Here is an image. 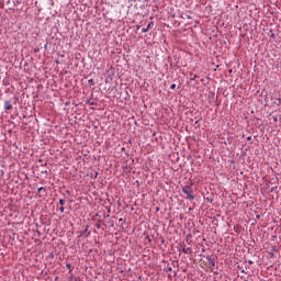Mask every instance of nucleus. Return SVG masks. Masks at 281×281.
Wrapping results in <instances>:
<instances>
[{"instance_id": "nucleus-1", "label": "nucleus", "mask_w": 281, "mask_h": 281, "mask_svg": "<svg viewBox=\"0 0 281 281\" xmlns=\"http://www.w3.org/2000/svg\"><path fill=\"white\" fill-rule=\"evenodd\" d=\"M182 192L187 195V201H194V190L192 189V186L182 187Z\"/></svg>"}, {"instance_id": "nucleus-2", "label": "nucleus", "mask_w": 281, "mask_h": 281, "mask_svg": "<svg viewBox=\"0 0 281 281\" xmlns=\"http://www.w3.org/2000/svg\"><path fill=\"white\" fill-rule=\"evenodd\" d=\"M91 236V231H89V225L86 226L85 231L79 232L78 238H89Z\"/></svg>"}, {"instance_id": "nucleus-3", "label": "nucleus", "mask_w": 281, "mask_h": 281, "mask_svg": "<svg viewBox=\"0 0 281 281\" xmlns=\"http://www.w3.org/2000/svg\"><path fill=\"white\" fill-rule=\"evenodd\" d=\"M37 196L40 199H44V196H47V188L41 187L37 189Z\"/></svg>"}, {"instance_id": "nucleus-4", "label": "nucleus", "mask_w": 281, "mask_h": 281, "mask_svg": "<svg viewBox=\"0 0 281 281\" xmlns=\"http://www.w3.org/2000/svg\"><path fill=\"white\" fill-rule=\"evenodd\" d=\"M4 111H12V100L4 101Z\"/></svg>"}, {"instance_id": "nucleus-5", "label": "nucleus", "mask_w": 281, "mask_h": 281, "mask_svg": "<svg viewBox=\"0 0 281 281\" xmlns=\"http://www.w3.org/2000/svg\"><path fill=\"white\" fill-rule=\"evenodd\" d=\"M150 27H155V22H149L148 23V25H147V27H143L142 29V32L144 33V34H146V32H148L149 30H150Z\"/></svg>"}, {"instance_id": "nucleus-6", "label": "nucleus", "mask_w": 281, "mask_h": 281, "mask_svg": "<svg viewBox=\"0 0 281 281\" xmlns=\"http://www.w3.org/2000/svg\"><path fill=\"white\" fill-rule=\"evenodd\" d=\"M207 262L211 265V267H216V259L214 257H206Z\"/></svg>"}, {"instance_id": "nucleus-7", "label": "nucleus", "mask_w": 281, "mask_h": 281, "mask_svg": "<svg viewBox=\"0 0 281 281\" xmlns=\"http://www.w3.org/2000/svg\"><path fill=\"white\" fill-rule=\"evenodd\" d=\"M181 19H192V15L190 14V11L181 13Z\"/></svg>"}, {"instance_id": "nucleus-8", "label": "nucleus", "mask_w": 281, "mask_h": 281, "mask_svg": "<svg viewBox=\"0 0 281 281\" xmlns=\"http://www.w3.org/2000/svg\"><path fill=\"white\" fill-rule=\"evenodd\" d=\"M182 254H189V255L192 254V247H188V248L183 247Z\"/></svg>"}, {"instance_id": "nucleus-9", "label": "nucleus", "mask_w": 281, "mask_h": 281, "mask_svg": "<svg viewBox=\"0 0 281 281\" xmlns=\"http://www.w3.org/2000/svg\"><path fill=\"white\" fill-rule=\"evenodd\" d=\"M190 238H192V234H188L187 237H186V243L188 245H192V239H190Z\"/></svg>"}, {"instance_id": "nucleus-10", "label": "nucleus", "mask_w": 281, "mask_h": 281, "mask_svg": "<svg viewBox=\"0 0 281 281\" xmlns=\"http://www.w3.org/2000/svg\"><path fill=\"white\" fill-rule=\"evenodd\" d=\"M102 225H105L103 221H98L95 224L97 229H100V227H102Z\"/></svg>"}, {"instance_id": "nucleus-11", "label": "nucleus", "mask_w": 281, "mask_h": 281, "mask_svg": "<svg viewBox=\"0 0 281 281\" xmlns=\"http://www.w3.org/2000/svg\"><path fill=\"white\" fill-rule=\"evenodd\" d=\"M88 85H89L90 87H93V86H95V81H94L93 79H89V80H88Z\"/></svg>"}, {"instance_id": "nucleus-12", "label": "nucleus", "mask_w": 281, "mask_h": 281, "mask_svg": "<svg viewBox=\"0 0 281 281\" xmlns=\"http://www.w3.org/2000/svg\"><path fill=\"white\" fill-rule=\"evenodd\" d=\"M67 269L69 270V273L74 271V268L71 267V263H66Z\"/></svg>"}, {"instance_id": "nucleus-13", "label": "nucleus", "mask_w": 281, "mask_h": 281, "mask_svg": "<svg viewBox=\"0 0 281 281\" xmlns=\"http://www.w3.org/2000/svg\"><path fill=\"white\" fill-rule=\"evenodd\" d=\"M23 0H13L14 5H21Z\"/></svg>"}, {"instance_id": "nucleus-14", "label": "nucleus", "mask_w": 281, "mask_h": 281, "mask_svg": "<svg viewBox=\"0 0 281 281\" xmlns=\"http://www.w3.org/2000/svg\"><path fill=\"white\" fill-rule=\"evenodd\" d=\"M205 201H207V203H214V199L212 198H205Z\"/></svg>"}, {"instance_id": "nucleus-15", "label": "nucleus", "mask_w": 281, "mask_h": 281, "mask_svg": "<svg viewBox=\"0 0 281 281\" xmlns=\"http://www.w3.org/2000/svg\"><path fill=\"white\" fill-rule=\"evenodd\" d=\"M170 89H171V90L177 89V85H176V83H172V85L170 86Z\"/></svg>"}, {"instance_id": "nucleus-16", "label": "nucleus", "mask_w": 281, "mask_h": 281, "mask_svg": "<svg viewBox=\"0 0 281 281\" xmlns=\"http://www.w3.org/2000/svg\"><path fill=\"white\" fill-rule=\"evenodd\" d=\"M59 212L63 214L65 212V206H60Z\"/></svg>"}, {"instance_id": "nucleus-17", "label": "nucleus", "mask_w": 281, "mask_h": 281, "mask_svg": "<svg viewBox=\"0 0 281 281\" xmlns=\"http://www.w3.org/2000/svg\"><path fill=\"white\" fill-rule=\"evenodd\" d=\"M166 271H167V272L172 271V267L168 266V267L166 268Z\"/></svg>"}, {"instance_id": "nucleus-18", "label": "nucleus", "mask_w": 281, "mask_h": 281, "mask_svg": "<svg viewBox=\"0 0 281 281\" xmlns=\"http://www.w3.org/2000/svg\"><path fill=\"white\" fill-rule=\"evenodd\" d=\"M59 205H61V206L65 205V200H63V199L59 200Z\"/></svg>"}, {"instance_id": "nucleus-19", "label": "nucleus", "mask_w": 281, "mask_h": 281, "mask_svg": "<svg viewBox=\"0 0 281 281\" xmlns=\"http://www.w3.org/2000/svg\"><path fill=\"white\" fill-rule=\"evenodd\" d=\"M146 239L148 240V243H153V239L150 238V236H147Z\"/></svg>"}, {"instance_id": "nucleus-20", "label": "nucleus", "mask_w": 281, "mask_h": 281, "mask_svg": "<svg viewBox=\"0 0 281 281\" xmlns=\"http://www.w3.org/2000/svg\"><path fill=\"white\" fill-rule=\"evenodd\" d=\"M119 223H126V221H124V218H120Z\"/></svg>"}, {"instance_id": "nucleus-21", "label": "nucleus", "mask_w": 281, "mask_h": 281, "mask_svg": "<svg viewBox=\"0 0 281 281\" xmlns=\"http://www.w3.org/2000/svg\"><path fill=\"white\" fill-rule=\"evenodd\" d=\"M196 78H198V76H194V77H192L190 80H191V81H194V80H196Z\"/></svg>"}, {"instance_id": "nucleus-22", "label": "nucleus", "mask_w": 281, "mask_h": 281, "mask_svg": "<svg viewBox=\"0 0 281 281\" xmlns=\"http://www.w3.org/2000/svg\"><path fill=\"white\" fill-rule=\"evenodd\" d=\"M270 38H276V34L272 33V34L270 35Z\"/></svg>"}, {"instance_id": "nucleus-23", "label": "nucleus", "mask_w": 281, "mask_h": 281, "mask_svg": "<svg viewBox=\"0 0 281 281\" xmlns=\"http://www.w3.org/2000/svg\"><path fill=\"white\" fill-rule=\"evenodd\" d=\"M247 142H251V136H247Z\"/></svg>"}, {"instance_id": "nucleus-24", "label": "nucleus", "mask_w": 281, "mask_h": 281, "mask_svg": "<svg viewBox=\"0 0 281 281\" xmlns=\"http://www.w3.org/2000/svg\"><path fill=\"white\" fill-rule=\"evenodd\" d=\"M94 179H98V171L94 172Z\"/></svg>"}, {"instance_id": "nucleus-25", "label": "nucleus", "mask_w": 281, "mask_h": 281, "mask_svg": "<svg viewBox=\"0 0 281 281\" xmlns=\"http://www.w3.org/2000/svg\"><path fill=\"white\" fill-rule=\"evenodd\" d=\"M248 265H254V261L252 260H248Z\"/></svg>"}, {"instance_id": "nucleus-26", "label": "nucleus", "mask_w": 281, "mask_h": 281, "mask_svg": "<svg viewBox=\"0 0 281 281\" xmlns=\"http://www.w3.org/2000/svg\"><path fill=\"white\" fill-rule=\"evenodd\" d=\"M38 162H40V164H43V158H40V159H38Z\"/></svg>"}, {"instance_id": "nucleus-27", "label": "nucleus", "mask_w": 281, "mask_h": 281, "mask_svg": "<svg viewBox=\"0 0 281 281\" xmlns=\"http://www.w3.org/2000/svg\"><path fill=\"white\" fill-rule=\"evenodd\" d=\"M202 254H205V248H202Z\"/></svg>"}, {"instance_id": "nucleus-28", "label": "nucleus", "mask_w": 281, "mask_h": 281, "mask_svg": "<svg viewBox=\"0 0 281 281\" xmlns=\"http://www.w3.org/2000/svg\"><path fill=\"white\" fill-rule=\"evenodd\" d=\"M278 102H279L278 104H281V99H278Z\"/></svg>"}, {"instance_id": "nucleus-29", "label": "nucleus", "mask_w": 281, "mask_h": 281, "mask_svg": "<svg viewBox=\"0 0 281 281\" xmlns=\"http://www.w3.org/2000/svg\"><path fill=\"white\" fill-rule=\"evenodd\" d=\"M214 274H215V276H218V271H215Z\"/></svg>"}, {"instance_id": "nucleus-30", "label": "nucleus", "mask_w": 281, "mask_h": 281, "mask_svg": "<svg viewBox=\"0 0 281 281\" xmlns=\"http://www.w3.org/2000/svg\"><path fill=\"white\" fill-rule=\"evenodd\" d=\"M121 150H126V148H125V147H122Z\"/></svg>"}, {"instance_id": "nucleus-31", "label": "nucleus", "mask_w": 281, "mask_h": 281, "mask_svg": "<svg viewBox=\"0 0 281 281\" xmlns=\"http://www.w3.org/2000/svg\"><path fill=\"white\" fill-rule=\"evenodd\" d=\"M241 273H247V271H245V270H241Z\"/></svg>"}, {"instance_id": "nucleus-32", "label": "nucleus", "mask_w": 281, "mask_h": 281, "mask_svg": "<svg viewBox=\"0 0 281 281\" xmlns=\"http://www.w3.org/2000/svg\"><path fill=\"white\" fill-rule=\"evenodd\" d=\"M42 172H44L45 175H47V170H45V171H42Z\"/></svg>"}, {"instance_id": "nucleus-33", "label": "nucleus", "mask_w": 281, "mask_h": 281, "mask_svg": "<svg viewBox=\"0 0 281 281\" xmlns=\"http://www.w3.org/2000/svg\"><path fill=\"white\" fill-rule=\"evenodd\" d=\"M156 212H159V207L156 209Z\"/></svg>"}, {"instance_id": "nucleus-34", "label": "nucleus", "mask_w": 281, "mask_h": 281, "mask_svg": "<svg viewBox=\"0 0 281 281\" xmlns=\"http://www.w3.org/2000/svg\"><path fill=\"white\" fill-rule=\"evenodd\" d=\"M195 124H199V120H198V121H195Z\"/></svg>"}, {"instance_id": "nucleus-35", "label": "nucleus", "mask_w": 281, "mask_h": 281, "mask_svg": "<svg viewBox=\"0 0 281 281\" xmlns=\"http://www.w3.org/2000/svg\"><path fill=\"white\" fill-rule=\"evenodd\" d=\"M42 166H47V162H45L44 165H42Z\"/></svg>"}, {"instance_id": "nucleus-36", "label": "nucleus", "mask_w": 281, "mask_h": 281, "mask_svg": "<svg viewBox=\"0 0 281 281\" xmlns=\"http://www.w3.org/2000/svg\"><path fill=\"white\" fill-rule=\"evenodd\" d=\"M257 218H260V215H257Z\"/></svg>"}, {"instance_id": "nucleus-37", "label": "nucleus", "mask_w": 281, "mask_h": 281, "mask_svg": "<svg viewBox=\"0 0 281 281\" xmlns=\"http://www.w3.org/2000/svg\"><path fill=\"white\" fill-rule=\"evenodd\" d=\"M111 227H114V224H112Z\"/></svg>"}]
</instances>
